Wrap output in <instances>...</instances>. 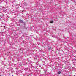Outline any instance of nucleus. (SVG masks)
Masks as SVG:
<instances>
[{"mask_svg":"<svg viewBox=\"0 0 76 76\" xmlns=\"http://www.w3.org/2000/svg\"><path fill=\"white\" fill-rule=\"evenodd\" d=\"M19 22H20V23H22L23 24V25H24L25 26V23L24 22H23V21L22 20H21V19H20L19 20Z\"/></svg>","mask_w":76,"mask_h":76,"instance_id":"1","label":"nucleus"},{"mask_svg":"<svg viewBox=\"0 0 76 76\" xmlns=\"http://www.w3.org/2000/svg\"><path fill=\"white\" fill-rule=\"evenodd\" d=\"M3 17H4V16H2V18L3 19Z\"/></svg>","mask_w":76,"mask_h":76,"instance_id":"6","label":"nucleus"},{"mask_svg":"<svg viewBox=\"0 0 76 76\" xmlns=\"http://www.w3.org/2000/svg\"><path fill=\"white\" fill-rule=\"evenodd\" d=\"M6 3L7 4V2H6Z\"/></svg>","mask_w":76,"mask_h":76,"instance_id":"7","label":"nucleus"},{"mask_svg":"<svg viewBox=\"0 0 76 76\" xmlns=\"http://www.w3.org/2000/svg\"><path fill=\"white\" fill-rule=\"evenodd\" d=\"M53 22L54 21H51L50 22V23H53Z\"/></svg>","mask_w":76,"mask_h":76,"instance_id":"3","label":"nucleus"},{"mask_svg":"<svg viewBox=\"0 0 76 76\" xmlns=\"http://www.w3.org/2000/svg\"><path fill=\"white\" fill-rule=\"evenodd\" d=\"M4 19H5V18H4Z\"/></svg>","mask_w":76,"mask_h":76,"instance_id":"8","label":"nucleus"},{"mask_svg":"<svg viewBox=\"0 0 76 76\" xmlns=\"http://www.w3.org/2000/svg\"><path fill=\"white\" fill-rule=\"evenodd\" d=\"M23 28H25L26 29V27H25V26H24V27H23Z\"/></svg>","mask_w":76,"mask_h":76,"instance_id":"5","label":"nucleus"},{"mask_svg":"<svg viewBox=\"0 0 76 76\" xmlns=\"http://www.w3.org/2000/svg\"><path fill=\"white\" fill-rule=\"evenodd\" d=\"M4 27H5V26H4Z\"/></svg>","mask_w":76,"mask_h":76,"instance_id":"9","label":"nucleus"},{"mask_svg":"<svg viewBox=\"0 0 76 76\" xmlns=\"http://www.w3.org/2000/svg\"><path fill=\"white\" fill-rule=\"evenodd\" d=\"M61 73V71H59L57 73V74H60Z\"/></svg>","mask_w":76,"mask_h":76,"instance_id":"2","label":"nucleus"},{"mask_svg":"<svg viewBox=\"0 0 76 76\" xmlns=\"http://www.w3.org/2000/svg\"><path fill=\"white\" fill-rule=\"evenodd\" d=\"M23 4L25 5V6H26V3H24Z\"/></svg>","mask_w":76,"mask_h":76,"instance_id":"4","label":"nucleus"}]
</instances>
